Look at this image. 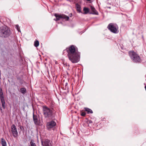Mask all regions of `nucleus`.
<instances>
[{
  "instance_id": "20e7f679",
  "label": "nucleus",
  "mask_w": 146,
  "mask_h": 146,
  "mask_svg": "<svg viewBox=\"0 0 146 146\" xmlns=\"http://www.w3.org/2000/svg\"><path fill=\"white\" fill-rule=\"evenodd\" d=\"M10 30L7 27H3L1 30L0 36L4 38H6L10 35Z\"/></svg>"
},
{
  "instance_id": "4be33fe9",
  "label": "nucleus",
  "mask_w": 146,
  "mask_h": 146,
  "mask_svg": "<svg viewBox=\"0 0 146 146\" xmlns=\"http://www.w3.org/2000/svg\"><path fill=\"white\" fill-rule=\"evenodd\" d=\"M16 28L17 30H18V31H20V29L19 25H16Z\"/></svg>"
},
{
  "instance_id": "f3484780",
  "label": "nucleus",
  "mask_w": 146,
  "mask_h": 146,
  "mask_svg": "<svg viewBox=\"0 0 146 146\" xmlns=\"http://www.w3.org/2000/svg\"><path fill=\"white\" fill-rule=\"evenodd\" d=\"M20 92L23 94L26 92V89L25 88H21L20 89Z\"/></svg>"
},
{
  "instance_id": "b1692460",
  "label": "nucleus",
  "mask_w": 146,
  "mask_h": 146,
  "mask_svg": "<svg viewBox=\"0 0 146 146\" xmlns=\"http://www.w3.org/2000/svg\"><path fill=\"white\" fill-rule=\"evenodd\" d=\"M88 123H92L93 122L92 121L90 120L88 121Z\"/></svg>"
},
{
  "instance_id": "4468645a",
  "label": "nucleus",
  "mask_w": 146,
  "mask_h": 146,
  "mask_svg": "<svg viewBox=\"0 0 146 146\" xmlns=\"http://www.w3.org/2000/svg\"><path fill=\"white\" fill-rule=\"evenodd\" d=\"M84 109H85V111L87 112V113L88 114L92 113H93L91 109L88 108H85Z\"/></svg>"
},
{
  "instance_id": "2eb2a0df",
  "label": "nucleus",
  "mask_w": 146,
  "mask_h": 146,
  "mask_svg": "<svg viewBox=\"0 0 146 146\" xmlns=\"http://www.w3.org/2000/svg\"><path fill=\"white\" fill-rule=\"evenodd\" d=\"M83 11H84V14H87L89 12V9L88 8L86 7H84L83 9Z\"/></svg>"
},
{
  "instance_id": "a211bd4d",
  "label": "nucleus",
  "mask_w": 146,
  "mask_h": 146,
  "mask_svg": "<svg viewBox=\"0 0 146 146\" xmlns=\"http://www.w3.org/2000/svg\"><path fill=\"white\" fill-rule=\"evenodd\" d=\"M0 99L4 98L3 90L1 88H0Z\"/></svg>"
},
{
  "instance_id": "423d86ee",
  "label": "nucleus",
  "mask_w": 146,
  "mask_h": 146,
  "mask_svg": "<svg viewBox=\"0 0 146 146\" xmlns=\"http://www.w3.org/2000/svg\"><path fill=\"white\" fill-rule=\"evenodd\" d=\"M54 15L56 18V19H54L56 21L59 20L61 19H65L66 21H68L69 19L68 16L63 14L59 15V14L55 13Z\"/></svg>"
},
{
  "instance_id": "412c9836",
  "label": "nucleus",
  "mask_w": 146,
  "mask_h": 146,
  "mask_svg": "<svg viewBox=\"0 0 146 146\" xmlns=\"http://www.w3.org/2000/svg\"><path fill=\"white\" fill-rule=\"evenodd\" d=\"M81 115L82 116H85L86 113L84 112H81Z\"/></svg>"
},
{
  "instance_id": "5701e85b",
  "label": "nucleus",
  "mask_w": 146,
  "mask_h": 146,
  "mask_svg": "<svg viewBox=\"0 0 146 146\" xmlns=\"http://www.w3.org/2000/svg\"><path fill=\"white\" fill-rule=\"evenodd\" d=\"M19 127H20V129L21 130H24V127L23 126H22L20 125H19Z\"/></svg>"
},
{
  "instance_id": "aec40b11",
  "label": "nucleus",
  "mask_w": 146,
  "mask_h": 146,
  "mask_svg": "<svg viewBox=\"0 0 146 146\" xmlns=\"http://www.w3.org/2000/svg\"><path fill=\"white\" fill-rule=\"evenodd\" d=\"M29 146H36V144L34 142V141L32 139L31 140Z\"/></svg>"
},
{
  "instance_id": "6ab92c4d",
  "label": "nucleus",
  "mask_w": 146,
  "mask_h": 146,
  "mask_svg": "<svg viewBox=\"0 0 146 146\" xmlns=\"http://www.w3.org/2000/svg\"><path fill=\"white\" fill-rule=\"evenodd\" d=\"M39 45V42L38 41L36 40L34 42V46L36 47H37Z\"/></svg>"
},
{
  "instance_id": "ddd939ff",
  "label": "nucleus",
  "mask_w": 146,
  "mask_h": 146,
  "mask_svg": "<svg viewBox=\"0 0 146 146\" xmlns=\"http://www.w3.org/2000/svg\"><path fill=\"white\" fill-rule=\"evenodd\" d=\"M1 101L2 104V106L3 108V109H5V102L4 100V98H1Z\"/></svg>"
},
{
  "instance_id": "1a4fd4ad",
  "label": "nucleus",
  "mask_w": 146,
  "mask_h": 146,
  "mask_svg": "<svg viewBox=\"0 0 146 146\" xmlns=\"http://www.w3.org/2000/svg\"><path fill=\"white\" fill-rule=\"evenodd\" d=\"M33 120L35 124L36 125H38L39 124V120L38 119V116L36 115L33 113Z\"/></svg>"
},
{
  "instance_id": "7ed1b4c3",
  "label": "nucleus",
  "mask_w": 146,
  "mask_h": 146,
  "mask_svg": "<svg viewBox=\"0 0 146 146\" xmlns=\"http://www.w3.org/2000/svg\"><path fill=\"white\" fill-rule=\"evenodd\" d=\"M128 54L133 61L135 63H140L141 61L140 57L137 53L133 50L129 52Z\"/></svg>"
},
{
  "instance_id": "393cba45",
  "label": "nucleus",
  "mask_w": 146,
  "mask_h": 146,
  "mask_svg": "<svg viewBox=\"0 0 146 146\" xmlns=\"http://www.w3.org/2000/svg\"><path fill=\"white\" fill-rule=\"evenodd\" d=\"M0 110H1V112L2 113H3V111H2V109L1 108V107H0Z\"/></svg>"
},
{
  "instance_id": "39448f33",
  "label": "nucleus",
  "mask_w": 146,
  "mask_h": 146,
  "mask_svg": "<svg viewBox=\"0 0 146 146\" xmlns=\"http://www.w3.org/2000/svg\"><path fill=\"white\" fill-rule=\"evenodd\" d=\"M108 29L111 32L114 33H118V27L117 25L113 23H110L108 26Z\"/></svg>"
},
{
  "instance_id": "0eeeda50",
  "label": "nucleus",
  "mask_w": 146,
  "mask_h": 146,
  "mask_svg": "<svg viewBox=\"0 0 146 146\" xmlns=\"http://www.w3.org/2000/svg\"><path fill=\"white\" fill-rule=\"evenodd\" d=\"M11 131L13 136L17 137L18 135V133L16 126L14 124H13L11 126Z\"/></svg>"
},
{
  "instance_id": "9b49d317",
  "label": "nucleus",
  "mask_w": 146,
  "mask_h": 146,
  "mask_svg": "<svg viewBox=\"0 0 146 146\" xmlns=\"http://www.w3.org/2000/svg\"><path fill=\"white\" fill-rule=\"evenodd\" d=\"M91 11L92 12V13H91L92 14H95L96 15H98V12L96 10L94 7L92 6H91Z\"/></svg>"
},
{
  "instance_id": "9d476101",
  "label": "nucleus",
  "mask_w": 146,
  "mask_h": 146,
  "mask_svg": "<svg viewBox=\"0 0 146 146\" xmlns=\"http://www.w3.org/2000/svg\"><path fill=\"white\" fill-rule=\"evenodd\" d=\"M49 142L50 141L47 139L44 141H42V145L43 146H49Z\"/></svg>"
},
{
  "instance_id": "f03ea898",
  "label": "nucleus",
  "mask_w": 146,
  "mask_h": 146,
  "mask_svg": "<svg viewBox=\"0 0 146 146\" xmlns=\"http://www.w3.org/2000/svg\"><path fill=\"white\" fill-rule=\"evenodd\" d=\"M42 112L45 118L52 119L54 116L55 111L53 109H50L45 106L42 107Z\"/></svg>"
},
{
  "instance_id": "dca6fc26",
  "label": "nucleus",
  "mask_w": 146,
  "mask_h": 146,
  "mask_svg": "<svg viewBox=\"0 0 146 146\" xmlns=\"http://www.w3.org/2000/svg\"><path fill=\"white\" fill-rule=\"evenodd\" d=\"M1 143L2 146H7L6 141L3 138H2L1 139Z\"/></svg>"
},
{
  "instance_id": "f8f14e48",
  "label": "nucleus",
  "mask_w": 146,
  "mask_h": 146,
  "mask_svg": "<svg viewBox=\"0 0 146 146\" xmlns=\"http://www.w3.org/2000/svg\"><path fill=\"white\" fill-rule=\"evenodd\" d=\"M76 7L77 11L79 13H81L80 5L78 3L76 4Z\"/></svg>"
},
{
  "instance_id": "f257e3e1",
  "label": "nucleus",
  "mask_w": 146,
  "mask_h": 146,
  "mask_svg": "<svg viewBox=\"0 0 146 146\" xmlns=\"http://www.w3.org/2000/svg\"><path fill=\"white\" fill-rule=\"evenodd\" d=\"M66 50L69 59L73 63L78 62L80 60V53L78 52V48L75 45H71L66 48Z\"/></svg>"
},
{
  "instance_id": "6e6552de",
  "label": "nucleus",
  "mask_w": 146,
  "mask_h": 146,
  "mask_svg": "<svg viewBox=\"0 0 146 146\" xmlns=\"http://www.w3.org/2000/svg\"><path fill=\"white\" fill-rule=\"evenodd\" d=\"M56 125V123L53 121L48 122L46 124L47 128L49 129L54 127Z\"/></svg>"
}]
</instances>
